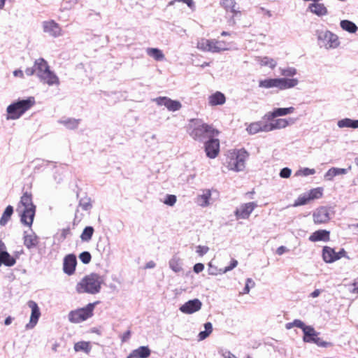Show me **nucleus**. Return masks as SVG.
<instances>
[{"label": "nucleus", "mask_w": 358, "mask_h": 358, "mask_svg": "<svg viewBox=\"0 0 358 358\" xmlns=\"http://www.w3.org/2000/svg\"><path fill=\"white\" fill-rule=\"evenodd\" d=\"M190 136L195 141H203L206 137H215L219 131L212 125L208 124L201 119H191L187 126Z\"/></svg>", "instance_id": "obj_1"}, {"label": "nucleus", "mask_w": 358, "mask_h": 358, "mask_svg": "<svg viewBox=\"0 0 358 358\" xmlns=\"http://www.w3.org/2000/svg\"><path fill=\"white\" fill-rule=\"evenodd\" d=\"M17 210L20 215L21 222L30 227L34 222L36 213V206L33 203L31 192L26 191L23 192L17 205Z\"/></svg>", "instance_id": "obj_2"}, {"label": "nucleus", "mask_w": 358, "mask_h": 358, "mask_svg": "<svg viewBox=\"0 0 358 358\" xmlns=\"http://www.w3.org/2000/svg\"><path fill=\"white\" fill-rule=\"evenodd\" d=\"M248 157V153L244 149L230 150L225 155L223 166L227 171H242L245 167Z\"/></svg>", "instance_id": "obj_3"}, {"label": "nucleus", "mask_w": 358, "mask_h": 358, "mask_svg": "<svg viewBox=\"0 0 358 358\" xmlns=\"http://www.w3.org/2000/svg\"><path fill=\"white\" fill-rule=\"evenodd\" d=\"M103 278L97 273H92L85 275L76 285V291L80 293L95 294L100 292Z\"/></svg>", "instance_id": "obj_4"}, {"label": "nucleus", "mask_w": 358, "mask_h": 358, "mask_svg": "<svg viewBox=\"0 0 358 358\" xmlns=\"http://www.w3.org/2000/svg\"><path fill=\"white\" fill-rule=\"evenodd\" d=\"M36 104L35 98L29 96L10 104L6 108V120H17Z\"/></svg>", "instance_id": "obj_5"}, {"label": "nucleus", "mask_w": 358, "mask_h": 358, "mask_svg": "<svg viewBox=\"0 0 358 358\" xmlns=\"http://www.w3.org/2000/svg\"><path fill=\"white\" fill-rule=\"evenodd\" d=\"M98 303V301L90 303L85 307L70 311L68 314V319L69 322L77 324L91 318L94 315V310Z\"/></svg>", "instance_id": "obj_6"}, {"label": "nucleus", "mask_w": 358, "mask_h": 358, "mask_svg": "<svg viewBox=\"0 0 358 358\" xmlns=\"http://www.w3.org/2000/svg\"><path fill=\"white\" fill-rule=\"evenodd\" d=\"M220 5L227 13V22L229 26L234 27L237 20H241L243 13L235 0H221Z\"/></svg>", "instance_id": "obj_7"}, {"label": "nucleus", "mask_w": 358, "mask_h": 358, "mask_svg": "<svg viewBox=\"0 0 358 358\" xmlns=\"http://www.w3.org/2000/svg\"><path fill=\"white\" fill-rule=\"evenodd\" d=\"M298 84L296 78H268L260 80L259 87L262 88L277 87L280 90H285L293 87Z\"/></svg>", "instance_id": "obj_8"}, {"label": "nucleus", "mask_w": 358, "mask_h": 358, "mask_svg": "<svg viewBox=\"0 0 358 358\" xmlns=\"http://www.w3.org/2000/svg\"><path fill=\"white\" fill-rule=\"evenodd\" d=\"M226 43L216 39L201 38L197 43V48L205 52H220L226 50Z\"/></svg>", "instance_id": "obj_9"}, {"label": "nucleus", "mask_w": 358, "mask_h": 358, "mask_svg": "<svg viewBox=\"0 0 358 358\" xmlns=\"http://www.w3.org/2000/svg\"><path fill=\"white\" fill-rule=\"evenodd\" d=\"M322 259L327 264L333 263L342 257H347V252L343 249H341L336 252L335 250L329 246H324L322 251Z\"/></svg>", "instance_id": "obj_10"}, {"label": "nucleus", "mask_w": 358, "mask_h": 358, "mask_svg": "<svg viewBox=\"0 0 358 358\" xmlns=\"http://www.w3.org/2000/svg\"><path fill=\"white\" fill-rule=\"evenodd\" d=\"M318 39L322 41L323 46L327 49L336 48L340 45L338 37L330 31H326L318 36Z\"/></svg>", "instance_id": "obj_11"}, {"label": "nucleus", "mask_w": 358, "mask_h": 358, "mask_svg": "<svg viewBox=\"0 0 358 358\" xmlns=\"http://www.w3.org/2000/svg\"><path fill=\"white\" fill-rule=\"evenodd\" d=\"M210 138L205 143L204 148L206 156L210 159L217 157L220 152V141L217 138Z\"/></svg>", "instance_id": "obj_12"}, {"label": "nucleus", "mask_w": 358, "mask_h": 358, "mask_svg": "<svg viewBox=\"0 0 358 358\" xmlns=\"http://www.w3.org/2000/svg\"><path fill=\"white\" fill-rule=\"evenodd\" d=\"M257 207L255 202H249L241 205L235 211L236 220H245L249 218L250 214Z\"/></svg>", "instance_id": "obj_13"}, {"label": "nucleus", "mask_w": 358, "mask_h": 358, "mask_svg": "<svg viewBox=\"0 0 358 358\" xmlns=\"http://www.w3.org/2000/svg\"><path fill=\"white\" fill-rule=\"evenodd\" d=\"M77 266L76 256L74 254H69L64 257L63 271L68 275L74 274Z\"/></svg>", "instance_id": "obj_14"}, {"label": "nucleus", "mask_w": 358, "mask_h": 358, "mask_svg": "<svg viewBox=\"0 0 358 358\" xmlns=\"http://www.w3.org/2000/svg\"><path fill=\"white\" fill-rule=\"evenodd\" d=\"M313 222L316 224L327 223L330 220V215L328 209L322 206L315 210L313 214Z\"/></svg>", "instance_id": "obj_15"}, {"label": "nucleus", "mask_w": 358, "mask_h": 358, "mask_svg": "<svg viewBox=\"0 0 358 358\" xmlns=\"http://www.w3.org/2000/svg\"><path fill=\"white\" fill-rule=\"evenodd\" d=\"M155 102L159 106H164L170 111L178 110L182 107L180 101L172 100L166 96H160L155 99Z\"/></svg>", "instance_id": "obj_16"}, {"label": "nucleus", "mask_w": 358, "mask_h": 358, "mask_svg": "<svg viewBox=\"0 0 358 358\" xmlns=\"http://www.w3.org/2000/svg\"><path fill=\"white\" fill-rule=\"evenodd\" d=\"M43 29L45 33L53 37H58L62 35V28L55 21L50 20L43 22Z\"/></svg>", "instance_id": "obj_17"}, {"label": "nucleus", "mask_w": 358, "mask_h": 358, "mask_svg": "<svg viewBox=\"0 0 358 358\" xmlns=\"http://www.w3.org/2000/svg\"><path fill=\"white\" fill-rule=\"evenodd\" d=\"M27 304L31 310V313L29 323L27 324V328L31 329L37 324L38 320L41 316V312L37 303L35 301H29Z\"/></svg>", "instance_id": "obj_18"}, {"label": "nucleus", "mask_w": 358, "mask_h": 358, "mask_svg": "<svg viewBox=\"0 0 358 358\" xmlns=\"http://www.w3.org/2000/svg\"><path fill=\"white\" fill-rule=\"evenodd\" d=\"M202 303L197 299L189 300L180 307V310L185 314H192L201 308Z\"/></svg>", "instance_id": "obj_19"}, {"label": "nucleus", "mask_w": 358, "mask_h": 358, "mask_svg": "<svg viewBox=\"0 0 358 358\" xmlns=\"http://www.w3.org/2000/svg\"><path fill=\"white\" fill-rule=\"evenodd\" d=\"M308 240L313 243L328 242L330 241V231L326 229H318L310 235Z\"/></svg>", "instance_id": "obj_20"}, {"label": "nucleus", "mask_w": 358, "mask_h": 358, "mask_svg": "<svg viewBox=\"0 0 358 358\" xmlns=\"http://www.w3.org/2000/svg\"><path fill=\"white\" fill-rule=\"evenodd\" d=\"M208 101L210 106L223 105L226 102V96L223 93L217 91L210 95Z\"/></svg>", "instance_id": "obj_21"}, {"label": "nucleus", "mask_w": 358, "mask_h": 358, "mask_svg": "<svg viewBox=\"0 0 358 358\" xmlns=\"http://www.w3.org/2000/svg\"><path fill=\"white\" fill-rule=\"evenodd\" d=\"M40 80L48 85H59V80L58 77L55 75V73L52 71H48L46 73H45L43 75H41V77H39Z\"/></svg>", "instance_id": "obj_22"}, {"label": "nucleus", "mask_w": 358, "mask_h": 358, "mask_svg": "<svg viewBox=\"0 0 358 358\" xmlns=\"http://www.w3.org/2000/svg\"><path fill=\"white\" fill-rule=\"evenodd\" d=\"M151 351L148 346H141L134 350L127 358H148Z\"/></svg>", "instance_id": "obj_23"}, {"label": "nucleus", "mask_w": 358, "mask_h": 358, "mask_svg": "<svg viewBox=\"0 0 358 358\" xmlns=\"http://www.w3.org/2000/svg\"><path fill=\"white\" fill-rule=\"evenodd\" d=\"M34 67L36 68V75L38 78L50 70L48 62L43 58H39L35 61Z\"/></svg>", "instance_id": "obj_24"}, {"label": "nucleus", "mask_w": 358, "mask_h": 358, "mask_svg": "<svg viewBox=\"0 0 358 358\" xmlns=\"http://www.w3.org/2000/svg\"><path fill=\"white\" fill-rule=\"evenodd\" d=\"M38 243L39 238L34 233L25 234L24 236V244L29 249L36 248Z\"/></svg>", "instance_id": "obj_25"}, {"label": "nucleus", "mask_w": 358, "mask_h": 358, "mask_svg": "<svg viewBox=\"0 0 358 358\" xmlns=\"http://www.w3.org/2000/svg\"><path fill=\"white\" fill-rule=\"evenodd\" d=\"M309 10L311 13L318 15L322 16L327 14L328 11L327 8L323 3H310L308 6Z\"/></svg>", "instance_id": "obj_26"}, {"label": "nucleus", "mask_w": 358, "mask_h": 358, "mask_svg": "<svg viewBox=\"0 0 358 358\" xmlns=\"http://www.w3.org/2000/svg\"><path fill=\"white\" fill-rule=\"evenodd\" d=\"M16 262L15 259L6 251H0V266L3 264L6 266H12Z\"/></svg>", "instance_id": "obj_27"}, {"label": "nucleus", "mask_w": 358, "mask_h": 358, "mask_svg": "<svg viewBox=\"0 0 358 358\" xmlns=\"http://www.w3.org/2000/svg\"><path fill=\"white\" fill-rule=\"evenodd\" d=\"M289 125V122L286 119H277L269 124H266V129L268 131L273 129H280L285 128Z\"/></svg>", "instance_id": "obj_28"}, {"label": "nucleus", "mask_w": 358, "mask_h": 358, "mask_svg": "<svg viewBox=\"0 0 358 358\" xmlns=\"http://www.w3.org/2000/svg\"><path fill=\"white\" fill-rule=\"evenodd\" d=\"M303 334V340L306 343L313 342L318 336V333L310 326L304 328Z\"/></svg>", "instance_id": "obj_29"}, {"label": "nucleus", "mask_w": 358, "mask_h": 358, "mask_svg": "<svg viewBox=\"0 0 358 358\" xmlns=\"http://www.w3.org/2000/svg\"><path fill=\"white\" fill-rule=\"evenodd\" d=\"M294 107L275 108L271 113L270 117L274 118L278 116H284L294 113Z\"/></svg>", "instance_id": "obj_30"}, {"label": "nucleus", "mask_w": 358, "mask_h": 358, "mask_svg": "<svg viewBox=\"0 0 358 358\" xmlns=\"http://www.w3.org/2000/svg\"><path fill=\"white\" fill-rule=\"evenodd\" d=\"M73 348L76 352L82 351L88 355L92 350V345L89 341H79L74 344Z\"/></svg>", "instance_id": "obj_31"}, {"label": "nucleus", "mask_w": 358, "mask_h": 358, "mask_svg": "<svg viewBox=\"0 0 358 358\" xmlns=\"http://www.w3.org/2000/svg\"><path fill=\"white\" fill-rule=\"evenodd\" d=\"M211 197V192L209 189L203 191V194L198 196L197 203L201 206H207L209 205V200Z\"/></svg>", "instance_id": "obj_32"}, {"label": "nucleus", "mask_w": 358, "mask_h": 358, "mask_svg": "<svg viewBox=\"0 0 358 358\" xmlns=\"http://www.w3.org/2000/svg\"><path fill=\"white\" fill-rule=\"evenodd\" d=\"M338 126L340 128L350 127L353 129L358 128V120H351L350 118H345L338 122Z\"/></svg>", "instance_id": "obj_33"}, {"label": "nucleus", "mask_w": 358, "mask_h": 358, "mask_svg": "<svg viewBox=\"0 0 358 358\" xmlns=\"http://www.w3.org/2000/svg\"><path fill=\"white\" fill-rule=\"evenodd\" d=\"M340 24L343 30L349 33H355L358 29L354 22L347 20H341Z\"/></svg>", "instance_id": "obj_34"}, {"label": "nucleus", "mask_w": 358, "mask_h": 358, "mask_svg": "<svg viewBox=\"0 0 358 358\" xmlns=\"http://www.w3.org/2000/svg\"><path fill=\"white\" fill-rule=\"evenodd\" d=\"M266 129V124L262 125L261 122H253L251 123L247 128V131L250 134H256L259 131H268Z\"/></svg>", "instance_id": "obj_35"}, {"label": "nucleus", "mask_w": 358, "mask_h": 358, "mask_svg": "<svg viewBox=\"0 0 358 358\" xmlns=\"http://www.w3.org/2000/svg\"><path fill=\"white\" fill-rule=\"evenodd\" d=\"M146 52L150 57L154 58L157 61H162L164 58L163 52L158 48H148Z\"/></svg>", "instance_id": "obj_36"}, {"label": "nucleus", "mask_w": 358, "mask_h": 358, "mask_svg": "<svg viewBox=\"0 0 358 358\" xmlns=\"http://www.w3.org/2000/svg\"><path fill=\"white\" fill-rule=\"evenodd\" d=\"M13 213V206H8L6 208V209L0 219V224L1 226H4L8 222V220L10 219Z\"/></svg>", "instance_id": "obj_37"}, {"label": "nucleus", "mask_w": 358, "mask_h": 358, "mask_svg": "<svg viewBox=\"0 0 358 358\" xmlns=\"http://www.w3.org/2000/svg\"><path fill=\"white\" fill-rule=\"evenodd\" d=\"M307 194L311 201L315 199H320L323 196V188L320 187L311 189Z\"/></svg>", "instance_id": "obj_38"}, {"label": "nucleus", "mask_w": 358, "mask_h": 358, "mask_svg": "<svg viewBox=\"0 0 358 358\" xmlns=\"http://www.w3.org/2000/svg\"><path fill=\"white\" fill-rule=\"evenodd\" d=\"M94 228L92 227H86L81 235H80V238L83 241H85V242H88L89 241L91 240L92 236H93V234H94Z\"/></svg>", "instance_id": "obj_39"}, {"label": "nucleus", "mask_w": 358, "mask_h": 358, "mask_svg": "<svg viewBox=\"0 0 358 358\" xmlns=\"http://www.w3.org/2000/svg\"><path fill=\"white\" fill-rule=\"evenodd\" d=\"M311 201L307 194L306 193H304L301 195H300L294 201V204H293V206L294 207H296V206H303V205H306V204H308V203H310Z\"/></svg>", "instance_id": "obj_40"}, {"label": "nucleus", "mask_w": 358, "mask_h": 358, "mask_svg": "<svg viewBox=\"0 0 358 358\" xmlns=\"http://www.w3.org/2000/svg\"><path fill=\"white\" fill-rule=\"evenodd\" d=\"M170 268L175 272H180L182 271V266L180 260L178 258H173L169 262Z\"/></svg>", "instance_id": "obj_41"}, {"label": "nucleus", "mask_w": 358, "mask_h": 358, "mask_svg": "<svg viewBox=\"0 0 358 358\" xmlns=\"http://www.w3.org/2000/svg\"><path fill=\"white\" fill-rule=\"evenodd\" d=\"M79 207L84 210H90L92 207V201L90 198H83L79 202Z\"/></svg>", "instance_id": "obj_42"}, {"label": "nucleus", "mask_w": 358, "mask_h": 358, "mask_svg": "<svg viewBox=\"0 0 358 358\" xmlns=\"http://www.w3.org/2000/svg\"><path fill=\"white\" fill-rule=\"evenodd\" d=\"M260 64L262 66H269L271 69H273L276 66V62L272 58H269L268 57H264L261 59Z\"/></svg>", "instance_id": "obj_43"}, {"label": "nucleus", "mask_w": 358, "mask_h": 358, "mask_svg": "<svg viewBox=\"0 0 358 358\" xmlns=\"http://www.w3.org/2000/svg\"><path fill=\"white\" fill-rule=\"evenodd\" d=\"M79 259L83 264H87L91 262L92 256L89 252L85 251L79 255Z\"/></svg>", "instance_id": "obj_44"}, {"label": "nucleus", "mask_w": 358, "mask_h": 358, "mask_svg": "<svg viewBox=\"0 0 358 358\" xmlns=\"http://www.w3.org/2000/svg\"><path fill=\"white\" fill-rule=\"evenodd\" d=\"M176 201H177V198L175 195L173 194H168L164 201V203L166 204V205H168V206H173L176 203Z\"/></svg>", "instance_id": "obj_45"}, {"label": "nucleus", "mask_w": 358, "mask_h": 358, "mask_svg": "<svg viewBox=\"0 0 358 358\" xmlns=\"http://www.w3.org/2000/svg\"><path fill=\"white\" fill-rule=\"evenodd\" d=\"M313 343H315L319 347H323V348H327V347L332 345V344L331 343L323 341V339L320 338L319 336H317L313 341Z\"/></svg>", "instance_id": "obj_46"}, {"label": "nucleus", "mask_w": 358, "mask_h": 358, "mask_svg": "<svg viewBox=\"0 0 358 358\" xmlns=\"http://www.w3.org/2000/svg\"><path fill=\"white\" fill-rule=\"evenodd\" d=\"M209 250L208 247L207 246H203V245H199L196 248V252L200 255L203 256L206 253H207Z\"/></svg>", "instance_id": "obj_47"}, {"label": "nucleus", "mask_w": 358, "mask_h": 358, "mask_svg": "<svg viewBox=\"0 0 358 358\" xmlns=\"http://www.w3.org/2000/svg\"><path fill=\"white\" fill-rule=\"evenodd\" d=\"M291 175V170L289 168H283L280 173V176L283 178H288Z\"/></svg>", "instance_id": "obj_48"}, {"label": "nucleus", "mask_w": 358, "mask_h": 358, "mask_svg": "<svg viewBox=\"0 0 358 358\" xmlns=\"http://www.w3.org/2000/svg\"><path fill=\"white\" fill-rule=\"evenodd\" d=\"M336 175L334 168H331L330 169H329L324 176L325 178L328 180H331Z\"/></svg>", "instance_id": "obj_49"}, {"label": "nucleus", "mask_w": 358, "mask_h": 358, "mask_svg": "<svg viewBox=\"0 0 358 358\" xmlns=\"http://www.w3.org/2000/svg\"><path fill=\"white\" fill-rule=\"evenodd\" d=\"M249 283H252V287H253L255 285V282H253V280L251 278H248L246 280L245 287L242 294L249 293V292H250Z\"/></svg>", "instance_id": "obj_50"}, {"label": "nucleus", "mask_w": 358, "mask_h": 358, "mask_svg": "<svg viewBox=\"0 0 358 358\" xmlns=\"http://www.w3.org/2000/svg\"><path fill=\"white\" fill-rule=\"evenodd\" d=\"M293 324L294 325V327L300 328L303 331L304 328L308 327V326H306L305 324L300 320H294L293 321Z\"/></svg>", "instance_id": "obj_51"}, {"label": "nucleus", "mask_w": 358, "mask_h": 358, "mask_svg": "<svg viewBox=\"0 0 358 358\" xmlns=\"http://www.w3.org/2000/svg\"><path fill=\"white\" fill-rule=\"evenodd\" d=\"M296 73V69L291 68V69H287L283 70L282 75L287 76H292L295 75Z\"/></svg>", "instance_id": "obj_52"}, {"label": "nucleus", "mask_w": 358, "mask_h": 358, "mask_svg": "<svg viewBox=\"0 0 358 358\" xmlns=\"http://www.w3.org/2000/svg\"><path fill=\"white\" fill-rule=\"evenodd\" d=\"M193 269L195 273H199L204 269V265L201 263H197L194 266Z\"/></svg>", "instance_id": "obj_53"}, {"label": "nucleus", "mask_w": 358, "mask_h": 358, "mask_svg": "<svg viewBox=\"0 0 358 358\" xmlns=\"http://www.w3.org/2000/svg\"><path fill=\"white\" fill-rule=\"evenodd\" d=\"M237 264H238V262L235 259H233L231 262L230 264L228 266L225 267L224 272L232 270L237 266Z\"/></svg>", "instance_id": "obj_54"}, {"label": "nucleus", "mask_w": 358, "mask_h": 358, "mask_svg": "<svg viewBox=\"0 0 358 358\" xmlns=\"http://www.w3.org/2000/svg\"><path fill=\"white\" fill-rule=\"evenodd\" d=\"M301 172L303 176H306L314 174L315 173V171L313 169L305 168L301 171Z\"/></svg>", "instance_id": "obj_55"}, {"label": "nucleus", "mask_w": 358, "mask_h": 358, "mask_svg": "<svg viewBox=\"0 0 358 358\" xmlns=\"http://www.w3.org/2000/svg\"><path fill=\"white\" fill-rule=\"evenodd\" d=\"M334 170L335 171L336 176H338V175L345 174L347 173V170L345 169L334 168Z\"/></svg>", "instance_id": "obj_56"}, {"label": "nucleus", "mask_w": 358, "mask_h": 358, "mask_svg": "<svg viewBox=\"0 0 358 358\" xmlns=\"http://www.w3.org/2000/svg\"><path fill=\"white\" fill-rule=\"evenodd\" d=\"M130 336H131V331L130 330H127L122 336V338H121L122 339V342H126L127 340L129 339Z\"/></svg>", "instance_id": "obj_57"}, {"label": "nucleus", "mask_w": 358, "mask_h": 358, "mask_svg": "<svg viewBox=\"0 0 358 358\" xmlns=\"http://www.w3.org/2000/svg\"><path fill=\"white\" fill-rule=\"evenodd\" d=\"M288 251V250L286 248V247L282 245L277 248L276 250V254L278 255H282L285 252Z\"/></svg>", "instance_id": "obj_58"}, {"label": "nucleus", "mask_w": 358, "mask_h": 358, "mask_svg": "<svg viewBox=\"0 0 358 358\" xmlns=\"http://www.w3.org/2000/svg\"><path fill=\"white\" fill-rule=\"evenodd\" d=\"M210 335V334L208 333V331H201L199 334V339L200 341H202V340H204L205 338H206L208 336Z\"/></svg>", "instance_id": "obj_59"}, {"label": "nucleus", "mask_w": 358, "mask_h": 358, "mask_svg": "<svg viewBox=\"0 0 358 358\" xmlns=\"http://www.w3.org/2000/svg\"><path fill=\"white\" fill-rule=\"evenodd\" d=\"M34 73H36V68L35 67H30V68H27L25 69V73L27 75V76H32L34 74Z\"/></svg>", "instance_id": "obj_60"}, {"label": "nucleus", "mask_w": 358, "mask_h": 358, "mask_svg": "<svg viewBox=\"0 0 358 358\" xmlns=\"http://www.w3.org/2000/svg\"><path fill=\"white\" fill-rule=\"evenodd\" d=\"M352 286L353 289L352 290V292L354 294H358V278L354 281Z\"/></svg>", "instance_id": "obj_61"}, {"label": "nucleus", "mask_w": 358, "mask_h": 358, "mask_svg": "<svg viewBox=\"0 0 358 358\" xmlns=\"http://www.w3.org/2000/svg\"><path fill=\"white\" fill-rule=\"evenodd\" d=\"M204 327H205V331H208V333L210 334L213 331L212 324L210 322H206L204 324Z\"/></svg>", "instance_id": "obj_62"}, {"label": "nucleus", "mask_w": 358, "mask_h": 358, "mask_svg": "<svg viewBox=\"0 0 358 358\" xmlns=\"http://www.w3.org/2000/svg\"><path fill=\"white\" fill-rule=\"evenodd\" d=\"M173 1H182L186 3L189 8H192L194 6V2L192 0H174Z\"/></svg>", "instance_id": "obj_63"}, {"label": "nucleus", "mask_w": 358, "mask_h": 358, "mask_svg": "<svg viewBox=\"0 0 358 358\" xmlns=\"http://www.w3.org/2000/svg\"><path fill=\"white\" fill-rule=\"evenodd\" d=\"M13 75L15 77L24 78V73H23L22 71H21L20 69L15 70L13 71Z\"/></svg>", "instance_id": "obj_64"}]
</instances>
